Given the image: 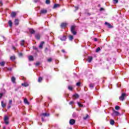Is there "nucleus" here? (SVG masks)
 <instances>
[{"label":"nucleus","mask_w":129,"mask_h":129,"mask_svg":"<svg viewBox=\"0 0 129 129\" xmlns=\"http://www.w3.org/2000/svg\"><path fill=\"white\" fill-rule=\"evenodd\" d=\"M61 52H62V53H65V50L64 49H62L61 50Z\"/></svg>","instance_id":"49530a36"},{"label":"nucleus","mask_w":129,"mask_h":129,"mask_svg":"<svg viewBox=\"0 0 129 129\" xmlns=\"http://www.w3.org/2000/svg\"><path fill=\"white\" fill-rule=\"evenodd\" d=\"M74 101H72L69 103V104H70V105H72V104H74Z\"/></svg>","instance_id":"58836bf2"},{"label":"nucleus","mask_w":129,"mask_h":129,"mask_svg":"<svg viewBox=\"0 0 129 129\" xmlns=\"http://www.w3.org/2000/svg\"><path fill=\"white\" fill-rule=\"evenodd\" d=\"M93 84H90V85H89V87H90V88H93Z\"/></svg>","instance_id":"e433bc0d"},{"label":"nucleus","mask_w":129,"mask_h":129,"mask_svg":"<svg viewBox=\"0 0 129 129\" xmlns=\"http://www.w3.org/2000/svg\"><path fill=\"white\" fill-rule=\"evenodd\" d=\"M78 104L79 106H80V107H83V105L80 104V103L78 102Z\"/></svg>","instance_id":"f704fd0d"},{"label":"nucleus","mask_w":129,"mask_h":129,"mask_svg":"<svg viewBox=\"0 0 129 129\" xmlns=\"http://www.w3.org/2000/svg\"><path fill=\"white\" fill-rule=\"evenodd\" d=\"M69 39L71 41H72L73 40V36L72 35H70L69 36Z\"/></svg>","instance_id":"c756f323"},{"label":"nucleus","mask_w":129,"mask_h":129,"mask_svg":"<svg viewBox=\"0 0 129 129\" xmlns=\"http://www.w3.org/2000/svg\"><path fill=\"white\" fill-rule=\"evenodd\" d=\"M14 23L16 26H18V25H19V19H15Z\"/></svg>","instance_id":"1a4fd4ad"},{"label":"nucleus","mask_w":129,"mask_h":129,"mask_svg":"<svg viewBox=\"0 0 129 129\" xmlns=\"http://www.w3.org/2000/svg\"><path fill=\"white\" fill-rule=\"evenodd\" d=\"M11 80L13 83H16V78H15V77H12Z\"/></svg>","instance_id":"ddd939ff"},{"label":"nucleus","mask_w":129,"mask_h":129,"mask_svg":"<svg viewBox=\"0 0 129 129\" xmlns=\"http://www.w3.org/2000/svg\"><path fill=\"white\" fill-rule=\"evenodd\" d=\"M25 43V40H23L21 41V46H24V44Z\"/></svg>","instance_id":"bb28decb"},{"label":"nucleus","mask_w":129,"mask_h":129,"mask_svg":"<svg viewBox=\"0 0 129 129\" xmlns=\"http://www.w3.org/2000/svg\"><path fill=\"white\" fill-rule=\"evenodd\" d=\"M42 80H43V78L42 77H39L38 78V82H41L42 81Z\"/></svg>","instance_id":"7c9ffc66"},{"label":"nucleus","mask_w":129,"mask_h":129,"mask_svg":"<svg viewBox=\"0 0 129 129\" xmlns=\"http://www.w3.org/2000/svg\"><path fill=\"white\" fill-rule=\"evenodd\" d=\"M13 49H14V50H16V47H15V46H13Z\"/></svg>","instance_id":"3c124183"},{"label":"nucleus","mask_w":129,"mask_h":129,"mask_svg":"<svg viewBox=\"0 0 129 129\" xmlns=\"http://www.w3.org/2000/svg\"><path fill=\"white\" fill-rule=\"evenodd\" d=\"M75 28H76V26L75 25H73L71 27V31L72 34H73V35H76V31H75Z\"/></svg>","instance_id":"f257e3e1"},{"label":"nucleus","mask_w":129,"mask_h":129,"mask_svg":"<svg viewBox=\"0 0 129 129\" xmlns=\"http://www.w3.org/2000/svg\"><path fill=\"white\" fill-rule=\"evenodd\" d=\"M3 128H4V129H6V127H5V126L3 127Z\"/></svg>","instance_id":"5fc2aeb1"},{"label":"nucleus","mask_w":129,"mask_h":129,"mask_svg":"<svg viewBox=\"0 0 129 129\" xmlns=\"http://www.w3.org/2000/svg\"><path fill=\"white\" fill-rule=\"evenodd\" d=\"M4 121L6 124H9V117L8 116H5Z\"/></svg>","instance_id":"f03ea898"},{"label":"nucleus","mask_w":129,"mask_h":129,"mask_svg":"<svg viewBox=\"0 0 129 129\" xmlns=\"http://www.w3.org/2000/svg\"><path fill=\"white\" fill-rule=\"evenodd\" d=\"M110 124H111L112 125H113V124H114V120L111 119L110 120Z\"/></svg>","instance_id":"b1692460"},{"label":"nucleus","mask_w":129,"mask_h":129,"mask_svg":"<svg viewBox=\"0 0 129 129\" xmlns=\"http://www.w3.org/2000/svg\"><path fill=\"white\" fill-rule=\"evenodd\" d=\"M68 88H69V90H71V91H72L73 89V88L72 86H69L68 87Z\"/></svg>","instance_id":"473e14b6"},{"label":"nucleus","mask_w":129,"mask_h":129,"mask_svg":"<svg viewBox=\"0 0 129 129\" xmlns=\"http://www.w3.org/2000/svg\"><path fill=\"white\" fill-rule=\"evenodd\" d=\"M3 93H0V98L1 97H3Z\"/></svg>","instance_id":"c03bdc74"},{"label":"nucleus","mask_w":129,"mask_h":129,"mask_svg":"<svg viewBox=\"0 0 129 129\" xmlns=\"http://www.w3.org/2000/svg\"><path fill=\"white\" fill-rule=\"evenodd\" d=\"M81 84L80 83V82H78V83H77V84H76V85H77V86H80V85H81Z\"/></svg>","instance_id":"a19ab883"},{"label":"nucleus","mask_w":129,"mask_h":129,"mask_svg":"<svg viewBox=\"0 0 129 129\" xmlns=\"http://www.w3.org/2000/svg\"><path fill=\"white\" fill-rule=\"evenodd\" d=\"M2 107H6V104L4 103V101L2 102Z\"/></svg>","instance_id":"cd10ccee"},{"label":"nucleus","mask_w":129,"mask_h":129,"mask_svg":"<svg viewBox=\"0 0 129 129\" xmlns=\"http://www.w3.org/2000/svg\"><path fill=\"white\" fill-rule=\"evenodd\" d=\"M99 51H100V47H98V48L96 49V53H98V52H99Z\"/></svg>","instance_id":"72a5a7b5"},{"label":"nucleus","mask_w":129,"mask_h":129,"mask_svg":"<svg viewBox=\"0 0 129 129\" xmlns=\"http://www.w3.org/2000/svg\"><path fill=\"white\" fill-rule=\"evenodd\" d=\"M30 32L31 33V34H35V30H34V29H30L29 30Z\"/></svg>","instance_id":"412c9836"},{"label":"nucleus","mask_w":129,"mask_h":129,"mask_svg":"<svg viewBox=\"0 0 129 129\" xmlns=\"http://www.w3.org/2000/svg\"><path fill=\"white\" fill-rule=\"evenodd\" d=\"M105 25L107 26V27H108L109 28H111V25H110V24H109L107 22H105Z\"/></svg>","instance_id":"6ab92c4d"},{"label":"nucleus","mask_w":129,"mask_h":129,"mask_svg":"<svg viewBox=\"0 0 129 129\" xmlns=\"http://www.w3.org/2000/svg\"><path fill=\"white\" fill-rule=\"evenodd\" d=\"M35 37L36 39H37V40H40V35L39 34H36V36H35Z\"/></svg>","instance_id":"393cba45"},{"label":"nucleus","mask_w":129,"mask_h":129,"mask_svg":"<svg viewBox=\"0 0 129 129\" xmlns=\"http://www.w3.org/2000/svg\"><path fill=\"white\" fill-rule=\"evenodd\" d=\"M19 56H23V53H19Z\"/></svg>","instance_id":"de8ad7c7"},{"label":"nucleus","mask_w":129,"mask_h":129,"mask_svg":"<svg viewBox=\"0 0 129 129\" xmlns=\"http://www.w3.org/2000/svg\"><path fill=\"white\" fill-rule=\"evenodd\" d=\"M67 26V23H63L61 24V28H65Z\"/></svg>","instance_id":"9b49d317"},{"label":"nucleus","mask_w":129,"mask_h":129,"mask_svg":"<svg viewBox=\"0 0 129 129\" xmlns=\"http://www.w3.org/2000/svg\"><path fill=\"white\" fill-rule=\"evenodd\" d=\"M24 103H25V104H28V105L30 104V103L28 101V99H27V98L24 99Z\"/></svg>","instance_id":"4468645a"},{"label":"nucleus","mask_w":129,"mask_h":129,"mask_svg":"<svg viewBox=\"0 0 129 129\" xmlns=\"http://www.w3.org/2000/svg\"><path fill=\"white\" fill-rule=\"evenodd\" d=\"M8 24H9L10 27L13 26V22H12V20H10L8 22Z\"/></svg>","instance_id":"a211bd4d"},{"label":"nucleus","mask_w":129,"mask_h":129,"mask_svg":"<svg viewBox=\"0 0 129 129\" xmlns=\"http://www.w3.org/2000/svg\"><path fill=\"white\" fill-rule=\"evenodd\" d=\"M88 118V114H87L86 117H84L83 119L85 120V119H87Z\"/></svg>","instance_id":"4c0bfd02"},{"label":"nucleus","mask_w":129,"mask_h":129,"mask_svg":"<svg viewBox=\"0 0 129 129\" xmlns=\"http://www.w3.org/2000/svg\"><path fill=\"white\" fill-rule=\"evenodd\" d=\"M113 114H114V115H119V112H118V111H115V110H113Z\"/></svg>","instance_id":"6e6552de"},{"label":"nucleus","mask_w":129,"mask_h":129,"mask_svg":"<svg viewBox=\"0 0 129 129\" xmlns=\"http://www.w3.org/2000/svg\"><path fill=\"white\" fill-rule=\"evenodd\" d=\"M44 44H45V42H44V41H42V42H41L40 44L39 45V47L40 49L43 48V46Z\"/></svg>","instance_id":"0eeeda50"},{"label":"nucleus","mask_w":129,"mask_h":129,"mask_svg":"<svg viewBox=\"0 0 129 129\" xmlns=\"http://www.w3.org/2000/svg\"><path fill=\"white\" fill-rule=\"evenodd\" d=\"M0 6H3V3L2 2H0Z\"/></svg>","instance_id":"09e8293b"},{"label":"nucleus","mask_w":129,"mask_h":129,"mask_svg":"<svg viewBox=\"0 0 129 129\" xmlns=\"http://www.w3.org/2000/svg\"><path fill=\"white\" fill-rule=\"evenodd\" d=\"M5 64H6V62L5 61H2L0 62V66L4 67L5 66Z\"/></svg>","instance_id":"5701e85b"},{"label":"nucleus","mask_w":129,"mask_h":129,"mask_svg":"<svg viewBox=\"0 0 129 129\" xmlns=\"http://www.w3.org/2000/svg\"><path fill=\"white\" fill-rule=\"evenodd\" d=\"M94 41H95V42H96V41H97V38H94Z\"/></svg>","instance_id":"a18cd8bd"},{"label":"nucleus","mask_w":129,"mask_h":129,"mask_svg":"<svg viewBox=\"0 0 129 129\" xmlns=\"http://www.w3.org/2000/svg\"><path fill=\"white\" fill-rule=\"evenodd\" d=\"M47 10L42 9L40 11V14H47Z\"/></svg>","instance_id":"423d86ee"},{"label":"nucleus","mask_w":129,"mask_h":129,"mask_svg":"<svg viewBox=\"0 0 129 129\" xmlns=\"http://www.w3.org/2000/svg\"><path fill=\"white\" fill-rule=\"evenodd\" d=\"M9 103L10 104H12V103H13V100H9Z\"/></svg>","instance_id":"37998d69"},{"label":"nucleus","mask_w":129,"mask_h":129,"mask_svg":"<svg viewBox=\"0 0 129 129\" xmlns=\"http://www.w3.org/2000/svg\"><path fill=\"white\" fill-rule=\"evenodd\" d=\"M74 97H75V98H79V95L77 94H76L73 95Z\"/></svg>","instance_id":"a878e982"},{"label":"nucleus","mask_w":129,"mask_h":129,"mask_svg":"<svg viewBox=\"0 0 129 129\" xmlns=\"http://www.w3.org/2000/svg\"><path fill=\"white\" fill-rule=\"evenodd\" d=\"M11 106H9V108H10Z\"/></svg>","instance_id":"6e6d98bb"},{"label":"nucleus","mask_w":129,"mask_h":129,"mask_svg":"<svg viewBox=\"0 0 129 129\" xmlns=\"http://www.w3.org/2000/svg\"><path fill=\"white\" fill-rule=\"evenodd\" d=\"M41 115H42V116H49L50 114H49L48 113H43L41 114Z\"/></svg>","instance_id":"f8f14e48"},{"label":"nucleus","mask_w":129,"mask_h":129,"mask_svg":"<svg viewBox=\"0 0 129 129\" xmlns=\"http://www.w3.org/2000/svg\"><path fill=\"white\" fill-rule=\"evenodd\" d=\"M75 123V120L72 119L70 120V124L73 125Z\"/></svg>","instance_id":"39448f33"},{"label":"nucleus","mask_w":129,"mask_h":129,"mask_svg":"<svg viewBox=\"0 0 129 129\" xmlns=\"http://www.w3.org/2000/svg\"><path fill=\"white\" fill-rule=\"evenodd\" d=\"M39 65H40V62H36V66H39Z\"/></svg>","instance_id":"79ce46f5"},{"label":"nucleus","mask_w":129,"mask_h":129,"mask_svg":"<svg viewBox=\"0 0 129 129\" xmlns=\"http://www.w3.org/2000/svg\"><path fill=\"white\" fill-rule=\"evenodd\" d=\"M124 97H125V94L122 93L119 98L120 100L123 101V100H124Z\"/></svg>","instance_id":"7ed1b4c3"},{"label":"nucleus","mask_w":129,"mask_h":129,"mask_svg":"<svg viewBox=\"0 0 129 129\" xmlns=\"http://www.w3.org/2000/svg\"><path fill=\"white\" fill-rule=\"evenodd\" d=\"M114 4H117L118 3V0H113Z\"/></svg>","instance_id":"ea45409f"},{"label":"nucleus","mask_w":129,"mask_h":129,"mask_svg":"<svg viewBox=\"0 0 129 129\" xmlns=\"http://www.w3.org/2000/svg\"><path fill=\"white\" fill-rule=\"evenodd\" d=\"M120 107L119 106H115V109H116V110H118V109H119Z\"/></svg>","instance_id":"2f4dec72"},{"label":"nucleus","mask_w":129,"mask_h":129,"mask_svg":"<svg viewBox=\"0 0 129 129\" xmlns=\"http://www.w3.org/2000/svg\"><path fill=\"white\" fill-rule=\"evenodd\" d=\"M50 0H46L45 2V4H46V5H50Z\"/></svg>","instance_id":"c85d7f7f"},{"label":"nucleus","mask_w":129,"mask_h":129,"mask_svg":"<svg viewBox=\"0 0 129 129\" xmlns=\"http://www.w3.org/2000/svg\"><path fill=\"white\" fill-rule=\"evenodd\" d=\"M22 86H24V87H28L29 86V84L28 83H24L22 84Z\"/></svg>","instance_id":"9d476101"},{"label":"nucleus","mask_w":129,"mask_h":129,"mask_svg":"<svg viewBox=\"0 0 129 129\" xmlns=\"http://www.w3.org/2000/svg\"><path fill=\"white\" fill-rule=\"evenodd\" d=\"M42 121H45V120H44V118H42Z\"/></svg>","instance_id":"603ef678"},{"label":"nucleus","mask_w":129,"mask_h":129,"mask_svg":"<svg viewBox=\"0 0 129 129\" xmlns=\"http://www.w3.org/2000/svg\"><path fill=\"white\" fill-rule=\"evenodd\" d=\"M60 7V5L59 4H54L53 9H56V8H59Z\"/></svg>","instance_id":"dca6fc26"},{"label":"nucleus","mask_w":129,"mask_h":129,"mask_svg":"<svg viewBox=\"0 0 129 129\" xmlns=\"http://www.w3.org/2000/svg\"><path fill=\"white\" fill-rule=\"evenodd\" d=\"M48 62H52V58H49L47 59Z\"/></svg>","instance_id":"c9c22d12"},{"label":"nucleus","mask_w":129,"mask_h":129,"mask_svg":"<svg viewBox=\"0 0 129 129\" xmlns=\"http://www.w3.org/2000/svg\"><path fill=\"white\" fill-rule=\"evenodd\" d=\"M102 10H103V8H101L100 9V11H102Z\"/></svg>","instance_id":"864d4df0"},{"label":"nucleus","mask_w":129,"mask_h":129,"mask_svg":"<svg viewBox=\"0 0 129 129\" xmlns=\"http://www.w3.org/2000/svg\"><path fill=\"white\" fill-rule=\"evenodd\" d=\"M47 51H48V48H45V52H47Z\"/></svg>","instance_id":"8fccbe9b"},{"label":"nucleus","mask_w":129,"mask_h":129,"mask_svg":"<svg viewBox=\"0 0 129 129\" xmlns=\"http://www.w3.org/2000/svg\"><path fill=\"white\" fill-rule=\"evenodd\" d=\"M61 41H66V36H63L61 38H60Z\"/></svg>","instance_id":"f3484780"},{"label":"nucleus","mask_w":129,"mask_h":129,"mask_svg":"<svg viewBox=\"0 0 129 129\" xmlns=\"http://www.w3.org/2000/svg\"><path fill=\"white\" fill-rule=\"evenodd\" d=\"M16 16H17V12H13L11 14L12 18H15Z\"/></svg>","instance_id":"20e7f679"},{"label":"nucleus","mask_w":129,"mask_h":129,"mask_svg":"<svg viewBox=\"0 0 129 129\" xmlns=\"http://www.w3.org/2000/svg\"><path fill=\"white\" fill-rule=\"evenodd\" d=\"M15 59H16V56H12L10 57V60H12V61H14Z\"/></svg>","instance_id":"aec40b11"},{"label":"nucleus","mask_w":129,"mask_h":129,"mask_svg":"<svg viewBox=\"0 0 129 129\" xmlns=\"http://www.w3.org/2000/svg\"><path fill=\"white\" fill-rule=\"evenodd\" d=\"M88 61V62H89V63H90V62H91V61H92V57L89 56Z\"/></svg>","instance_id":"4be33fe9"},{"label":"nucleus","mask_w":129,"mask_h":129,"mask_svg":"<svg viewBox=\"0 0 129 129\" xmlns=\"http://www.w3.org/2000/svg\"><path fill=\"white\" fill-rule=\"evenodd\" d=\"M28 59L29 61H33V60H34V57H33V56L30 55L28 57Z\"/></svg>","instance_id":"2eb2a0df"}]
</instances>
